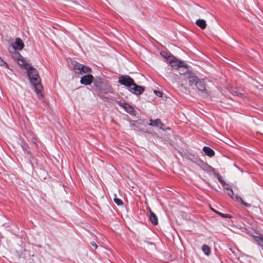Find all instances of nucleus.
I'll return each instance as SVG.
<instances>
[{
    "instance_id": "nucleus-1",
    "label": "nucleus",
    "mask_w": 263,
    "mask_h": 263,
    "mask_svg": "<svg viewBox=\"0 0 263 263\" xmlns=\"http://www.w3.org/2000/svg\"><path fill=\"white\" fill-rule=\"evenodd\" d=\"M24 68L27 71V74L30 83L34 86L35 92L37 95H41L43 87L41 85V80L37 70L29 64L24 65Z\"/></svg>"
},
{
    "instance_id": "nucleus-2",
    "label": "nucleus",
    "mask_w": 263,
    "mask_h": 263,
    "mask_svg": "<svg viewBox=\"0 0 263 263\" xmlns=\"http://www.w3.org/2000/svg\"><path fill=\"white\" fill-rule=\"evenodd\" d=\"M92 83L96 90L101 91L104 93L109 91L111 87L107 86L106 82L102 79L100 78L93 79Z\"/></svg>"
},
{
    "instance_id": "nucleus-3",
    "label": "nucleus",
    "mask_w": 263,
    "mask_h": 263,
    "mask_svg": "<svg viewBox=\"0 0 263 263\" xmlns=\"http://www.w3.org/2000/svg\"><path fill=\"white\" fill-rule=\"evenodd\" d=\"M71 64L73 65V70H78V72L80 74L89 73L91 71V68L89 67L82 65L75 61H72Z\"/></svg>"
},
{
    "instance_id": "nucleus-4",
    "label": "nucleus",
    "mask_w": 263,
    "mask_h": 263,
    "mask_svg": "<svg viewBox=\"0 0 263 263\" xmlns=\"http://www.w3.org/2000/svg\"><path fill=\"white\" fill-rule=\"evenodd\" d=\"M167 59L173 68L176 69H179L181 68H186L187 64L184 63L183 62L174 59L173 58H170V57H168Z\"/></svg>"
},
{
    "instance_id": "nucleus-5",
    "label": "nucleus",
    "mask_w": 263,
    "mask_h": 263,
    "mask_svg": "<svg viewBox=\"0 0 263 263\" xmlns=\"http://www.w3.org/2000/svg\"><path fill=\"white\" fill-rule=\"evenodd\" d=\"M118 82L121 85L126 86L129 89L130 87L132 86L134 81L129 76L124 75L119 77Z\"/></svg>"
},
{
    "instance_id": "nucleus-6",
    "label": "nucleus",
    "mask_w": 263,
    "mask_h": 263,
    "mask_svg": "<svg viewBox=\"0 0 263 263\" xmlns=\"http://www.w3.org/2000/svg\"><path fill=\"white\" fill-rule=\"evenodd\" d=\"M128 89L133 93L139 96L141 95L144 92L145 90V87L138 85L135 83H134L132 84V86L130 87V88Z\"/></svg>"
},
{
    "instance_id": "nucleus-7",
    "label": "nucleus",
    "mask_w": 263,
    "mask_h": 263,
    "mask_svg": "<svg viewBox=\"0 0 263 263\" xmlns=\"http://www.w3.org/2000/svg\"><path fill=\"white\" fill-rule=\"evenodd\" d=\"M195 86L198 90L203 94L204 97H206L209 96V93L205 88V84L203 80H199L198 82L196 83Z\"/></svg>"
},
{
    "instance_id": "nucleus-8",
    "label": "nucleus",
    "mask_w": 263,
    "mask_h": 263,
    "mask_svg": "<svg viewBox=\"0 0 263 263\" xmlns=\"http://www.w3.org/2000/svg\"><path fill=\"white\" fill-rule=\"evenodd\" d=\"M117 103L120 106L123 107L124 110L130 115H134L135 113V109L129 104L125 102L117 101Z\"/></svg>"
},
{
    "instance_id": "nucleus-9",
    "label": "nucleus",
    "mask_w": 263,
    "mask_h": 263,
    "mask_svg": "<svg viewBox=\"0 0 263 263\" xmlns=\"http://www.w3.org/2000/svg\"><path fill=\"white\" fill-rule=\"evenodd\" d=\"M185 78L189 80V85L190 86L196 85V83L199 80L193 73L190 72L185 73Z\"/></svg>"
},
{
    "instance_id": "nucleus-10",
    "label": "nucleus",
    "mask_w": 263,
    "mask_h": 263,
    "mask_svg": "<svg viewBox=\"0 0 263 263\" xmlns=\"http://www.w3.org/2000/svg\"><path fill=\"white\" fill-rule=\"evenodd\" d=\"M93 79V76L91 74H88L81 78L80 83L85 85H88L92 82Z\"/></svg>"
},
{
    "instance_id": "nucleus-11",
    "label": "nucleus",
    "mask_w": 263,
    "mask_h": 263,
    "mask_svg": "<svg viewBox=\"0 0 263 263\" xmlns=\"http://www.w3.org/2000/svg\"><path fill=\"white\" fill-rule=\"evenodd\" d=\"M13 48L15 50H21L24 46L22 40L20 38H16L12 45Z\"/></svg>"
},
{
    "instance_id": "nucleus-12",
    "label": "nucleus",
    "mask_w": 263,
    "mask_h": 263,
    "mask_svg": "<svg viewBox=\"0 0 263 263\" xmlns=\"http://www.w3.org/2000/svg\"><path fill=\"white\" fill-rule=\"evenodd\" d=\"M149 121L150 122L149 123H148L149 125L152 126L157 127L159 128L160 129H163V126H164V124L162 123L160 119H157L155 120L150 119Z\"/></svg>"
},
{
    "instance_id": "nucleus-13",
    "label": "nucleus",
    "mask_w": 263,
    "mask_h": 263,
    "mask_svg": "<svg viewBox=\"0 0 263 263\" xmlns=\"http://www.w3.org/2000/svg\"><path fill=\"white\" fill-rule=\"evenodd\" d=\"M150 213L149 220L154 225H157L158 223V218L156 215L152 211L150 208H148Z\"/></svg>"
},
{
    "instance_id": "nucleus-14",
    "label": "nucleus",
    "mask_w": 263,
    "mask_h": 263,
    "mask_svg": "<svg viewBox=\"0 0 263 263\" xmlns=\"http://www.w3.org/2000/svg\"><path fill=\"white\" fill-rule=\"evenodd\" d=\"M203 151L205 155L210 157L214 156L215 155V152L213 149L208 146H204L203 148Z\"/></svg>"
},
{
    "instance_id": "nucleus-15",
    "label": "nucleus",
    "mask_w": 263,
    "mask_h": 263,
    "mask_svg": "<svg viewBox=\"0 0 263 263\" xmlns=\"http://www.w3.org/2000/svg\"><path fill=\"white\" fill-rule=\"evenodd\" d=\"M196 24L202 29H204L206 27V23L204 20L198 19L196 22Z\"/></svg>"
},
{
    "instance_id": "nucleus-16",
    "label": "nucleus",
    "mask_w": 263,
    "mask_h": 263,
    "mask_svg": "<svg viewBox=\"0 0 263 263\" xmlns=\"http://www.w3.org/2000/svg\"><path fill=\"white\" fill-rule=\"evenodd\" d=\"M235 199L237 201L239 202L241 204H242V205H243L246 207L249 208V207L251 206V204H250L248 203L247 202H245L243 200V199L241 198V197H240V196H239L238 195H236L235 197Z\"/></svg>"
},
{
    "instance_id": "nucleus-17",
    "label": "nucleus",
    "mask_w": 263,
    "mask_h": 263,
    "mask_svg": "<svg viewBox=\"0 0 263 263\" xmlns=\"http://www.w3.org/2000/svg\"><path fill=\"white\" fill-rule=\"evenodd\" d=\"M202 250L205 255L209 256L211 253V249L206 245H203L202 247Z\"/></svg>"
},
{
    "instance_id": "nucleus-18",
    "label": "nucleus",
    "mask_w": 263,
    "mask_h": 263,
    "mask_svg": "<svg viewBox=\"0 0 263 263\" xmlns=\"http://www.w3.org/2000/svg\"><path fill=\"white\" fill-rule=\"evenodd\" d=\"M254 240L263 250V238L260 236H255L254 237Z\"/></svg>"
},
{
    "instance_id": "nucleus-19",
    "label": "nucleus",
    "mask_w": 263,
    "mask_h": 263,
    "mask_svg": "<svg viewBox=\"0 0 263 263\" xmlns=\"http://www.w3.org/2000/svg\"><path fill=\"white\" fill-rule=\"evenodd\" d=\"M21 146L22 147V148L23 149V150L26 153H28V154H30V152L29 150V147L28 145V144L26 143H22V144H21Z\"/></svg>"
},
{
    "instance_id": "nucleus-20",
    "label": "nucleus",
    "mask_w": 263,
    "mask_h": 263,
    "mask_svg": "<svg viewBox=\"0 0 263 263\" xmlns=\"http://www.w3.org/2000/svg\"><path fill=\"white\" fill-rule=\"evenodd\" d=\"M215 213H216L217 214H218L219 216H220L221 217H223V218H230L232 217L231 215H229V214H223V213H222L220 212H218V211H215L214 210H213Z\"/></svg>"
},
{
    "instance_id": "nucleus-21",
    "label": "nucleus",
    "mask_w": 263,
    "mask_h": 263,
    "mask_svg": "<svg viewBox=\"0 0 263 263\" xmlns=\"http://www.w3.org/2000/svg\"><path fill=\"white\" fill-rule=\"evenodd\" d=\"M114 201L118 205H121L123 204V201L116 197L114 198Z\"/></svg>"
},
{
    "instance_id": "nucleus-22",
    "label": "nucleus",
    "mask_w": 263,
    "mask_h": 263,
    "mask_svg": "<svg viewBox=\"0 0 263 263\" xmlns=\"http://www.w3.org/2000/svg\"><path fill=\"white\" fill-rule=\"evenodd\" d=\"M225 189L228 191L227 192V194L228 195H229L230 196H231V198H233V196L234 193H233V191L232 190V189H231V188H230L229 187H225Z\"/></svg>"
},
{
    "instance_id": "nucleus-23",
    "label": "nucleus",
    "mask_w": 263,
    "mask_h": 263,
    "mask_svg": "<svg viewBox=\"0 0 263 263\" xmlns=\"http://www.w3.org/2000/svg\"><path fill=\"white\" fill-rule=\"evenodd\" d=\"M215 175L217 176L218 181L222 184V185H223L225 183V182L222 179V177L218 174H215Z\"/></svg>"
},
{
    "instance_id": "nucleus-24",
    "label": "nucleus",
    "mask_w": 263,
    "mask_h": 263,
    "mask_svg": "<svg viewBox=\"0 0 263 263\" xmlns=\"http://www.w3.org/2000/svg\"><path fill=\"white\" fill-rule=\"evenodd\" d=\"M185 68V71H183V70H180V69H179V72L180 74H184L185 76V73H186V72H190V71H189V70L188 69L187 66H186V68Z\"/></svg>"
},
{
    "instance_id": "nucleus-25",
    "label": "nucleus",
    "mask_w": 263,
    "mask_h": 263,
    "mask_svg": "<svg viewBox=\"0 0 263 263\" xmlns=\"http://www.w3.org/2000/svg\"><path fill=\"white\" fill-rule=\"evenodd\" d=\"M0 65L1 66H8V65L6 62H5L2 58L0 57Z\"/></svg>"
},
{
    "instance_id": "nucleus-26",
    "label": "nucleus",
    "mask_w": 263,
    "mask_h": 263,
    "mask_svg": "<svg viewBox=\"0 0 263 263\" xmlns=\"http://www.w3.org/2000/svg\"><path fill=\"white\" fill-rule=\"evenodd\" d=\"M206 170H207V171H208L209 172H212L213 173H215V169L210 165L206 166Z\"/></svg>"
},
{
    "instance_id": "nucleus-27",
    "label": "nucleus",
    "mask_w": 263,
    "mask_h": 263,
    "mask_svg": "<svg viewBox=\"0 0 263 263\" xmlns=\"http://www.w3.org/2000/svg\"><path fill=\"white\" fill-rule=\"evenodd\" d=\"M18 64L20 65H23V66L24 67V65L27 64L25 62L24 60L23 59H18Z\"/></svg>"
},
{
    "instance_id": "nucleus-28",
    "label": "nucleus",
    "mask_w": 263,
    "mask_h": 263,
    "mask_svg": "<svg viewBox=\"0 0 263 263\" xmlns=\"http://www.w3.org/2000/svg\"><path fill=\"white\" fill-rule=\"evenodd\" d=\"M154 92L155 93V94L158 96H162V93L159 91H157V90H155L154 91Z\"/></svg>"
},
{
    "instance_id": "nucleus-29",
    "label": "nucleus",
    "mask_w": 263,
    "mask_h": 263,
    "mask_svg": "<svg viewBox=\"0 0 263 263\" xmlns=\"http://www.w3.org/2000/svg\"><path fill=\"white\" fill-rule=\"evenodd\" d=\"M90 243H91V245L93 247H94V248H95V249H97V248H98V246H97V243H96L95 242L92 241V242H91Z\"/></svg>"
},
{
    "instance_id": "nucleus-30",
    "label": "nucleus",
    "mask_w": 263,
    "mask_h": 263,
    "mask_svg": "<svg viewBox=\"0 0 263 263\" xmlns=\"http://www.w3.org/2000/svg\"><path fill=\"white\" fill-rule=\"evenodd\" d=\"M162 130H164V131H165L166 130H170L171 129V128L169 127H166V128H163V129H161Z\"/></svg>"
},
{
    "instance_id": "nucleus-31",
    "label": "nucleus",
    "mask_w": 263,
    "mask_h": 263,
    "mask_svg": "<svg viewBox=\"0 0 263 263\" xmlns=\"http://www.w3.org/2000/svg\"><path fill=\"white\" fill-rule=\"evenodd\" d=\"M161 54H162L163 56H164V58H166V56H165V54H163H163H162V53H161Z\"/></svg>"
},
{
    "instance_id": "nucleus-32",
    "label": "nucleus",
    "mask_w": 263,
    "mask_h": 263,
    "mask_svg": "<svg viewBox=\"0 0 263 263\" xmlns=\"http://www.w3.org/2000/svg\"><path fill=\"white\" fill-rule=\"evenodd\" d=\"M161 54H162L163 56H164V58H166V56H165V54H163H163H162V53H161Z\"/></svg>"
}]
</instances>
